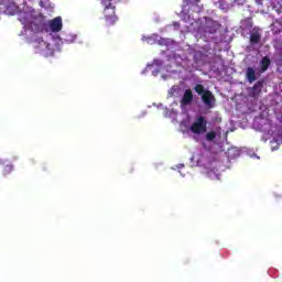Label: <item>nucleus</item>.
<instances>
[{"label":"nucleus","mask_w":282,"mask_h":282,"mask_svg":"<svg viewBox=\"0 0 282 282\" xmlns=\"http://www.w3.org/2000/svg\"><path fill=\"white\" fill-rule=\"evenodd\" d=\"M113 0H100L104 8V19L106 25H116L118 23V15L116 14V6L112 3Z\"/></svg>","instance_id":"nucleus-1"},{"label":"nucleus","mask_w":282,"mask_h":282,"mask_svg":"<svg viewBox=\"0 0 282 282\" xmlns=\"http://www.w3.org/2000/svg\"><path fill=\"white\" fill-rule=\"evenodd\" d=\"M194 91L200 96L202 101L206 107L213 109V102H215V95H213V91L206 89L202 84L194 86Z\"/></svg>","instance_id":"nucleus-2"},{"label":"nucleus","mask_w":282,"mask_h":282,"mask_svg":"<svg viewBox=\"0 0 282 282\" xmlns=\"http://www.w3.org/2000/svg\"><path fill=\"white\" fill-rule=\"evenodd\" d=\"M208 121H206V117L199 116L196 120L192 123L189 130L192 133L196 135H202V133H206L208 131Z\"/></svg>","instance_id":"nucleus-3"},{"label":"nucleus","mask_w":282,"mask_h":282,"mask_svg":"<svg viewBox=\"0 0 282 282\" xmlns=\"http://www.w3.org/2000/svg\"><path fill=\"white\" fill-rule=\"evenodd\" d=\"M217 30H219V22L210 18H206L205 32H207V34H217Z\"/></svg>","instance_id":"nucleus-4"},{"label":"nucleus","mask_w":282,"mask_h":282,"mask_svg":"<svg viewBox=\"0 0 282 282\" xmlns=\"http://www.w3.org/2000/svg\"><path fill=\"white\" fill-rule=\"evenodd\" d=\"M48 25L52 32H61L63 30V19L61 17L54 18Z\"/></svg>","instance_id":"nucleus-5"},{"label":"nucleus","mask_w":282,"mask_h":282,"mask_svg":"<svg viewBox=\"0 0 282 282\" xmlns=\"http://www.w3.org/2000/svg\"><path fill=\"white\" fill-rule=\"evenodd\" d=\"M193 104V90L191 88L186 89L181 99V107H188Z\"/></svg>","instance_id":"nucleus-6"},{"label":"nucleus","mask_w":282,"mask_h":282,"mask_svg":"<svg viewBox=\"0 0 282 282\" xmlns=\"http://www.w3.org/2000/svg\"><path fill=\"white\" fill-rule=\"evenodd\" d=\"M246 78L248 80V83L252 84L254 83V80H257V72L254 70V68L252 67H247L246 70Z\"/></svg>","instance_id":"nucleus-7"},{"label":"nucleus","mask_w":282,"mask_h":282,"mask_svg":"<svg viewBox=\"0 0 282 282\" xmlns=\"http://www.w3.org/2000/svg\"><path fill=\"white\" fill-rule=\"evenodd\" d=\"M263 89V82L258 80L253 87L250 88V95L251 96H259L261 94V90Z\"/></svg>","instance_id":"nucleus-8"},{"label":"nucleus","mask_w":282,"mask_h":282,"mask_svg":"<svg viewBox=\"0 0 282 282\" xmlns=\"http://www.w3.org/2000/svg\"><path fill=\"white\" fill-rule=\"evenodd\" d=\"M270 65H272V61H270V57L264 56L262 57V59L260 61V69L261 72H268V69L270 68Z\"/></svg>","instance_id":"nucleus-9"},{"label":"nucleus","mask_w":282,"mask_h":282,"mask_svg":"<svg viewBox=\"0 0 282 282\" xmlns=\"http://www.w3.org/2000/svg\"><path fill=\"white\" fill-rule=\"evenodd\" d=\"M261 41V33L259 31L252 32L250 34V43L251 45H257Z\"/></svg>","instance_id":"nucleus-10"},{"label":"nucleus","mask_w":282,"mask_h":282,"mask_svg":"<svg viewBox=\"0 0 282 282\" xmlns=\"http://www.w3.org/2000/svg\"><path fill=\"white\" fill-rule=\"evenodd\" d=\"M215 138H217V132H215V131H209L205 135V139L207 140V142H213V140H215Z\"/></svg>","instance_id":"nucleus-11"},{"label":"nucleus","mask_w":282,"mask_h":282,"mask_svg":"<svg viewBox=\"0 0 282 282\" xmlns=\"http://www.w3.org/2000/svg\"><path fill=\"white\" fill-rule=\"evenodd\" d=\"M12 171H14V165L8 164L3 167L2 175H10Z\"/></svg>","instance_id":"nucleus-12"},{"label":"nucleus","mask_w":282,"mask_h":282,"mask_svg":"<svg viewBox=\"0 0 282 282\" xmlns=\"http://www.w3.org/2000/svg\"><path fill=\"white\" fill-rule=\"evenodd\" d=\"M186 6H191V3H193V0H184Z\"/></svg>","instance_id":"nucleus-13"}]
</instances>
